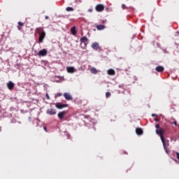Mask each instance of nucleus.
Instances as JSON below:
<instances>
[{"label": "nucleus", "instance_id": "obj_32", "mask_svg": "<svg viewBox=\"0 0 179 179\" xmlns=\"http://www.w3.org/2000/svg\"><path fill=\"white\" fill-rule=\"evenodd\" d=\"M152 117H157V115L155 114V113H152Z\"/></svg>", "mask_w": 179, "mask_h": 179}, {"label": "nucleus", "instance_id": "obj_31", "mask_svg": "<svg viewBox=\"0 0 179 179\" xmlns=\"http://www.w3.org/2000/svg\"><path fill=\"white\" fill-rule=\"evenodd\" d=\"M57 96H58V97H60V96H62V94L58 92V93L57 94Z\"/></svg>", "mask_w": 179, "mask_h": 179}, {"label": "nucleus", "instance_id": "obj_15", "mask_svg": "<svg viewBox=\"0 0 179 179\" xmlns=\"http://www.w3.org/2000/svg\"><path fill=\"white\" fill-rule=\"evenodd\" d=\"M136 134L137 135H142L143 134V130L141 128H136Z\"/></svg>", "mask_w": 179, "mask_h": 179}, {"label": "nucleus", "instance_id": "obj_18", "mask_svg": "<svg viewBox=\"0 0 179 179\" xmlns=\"http://www.w3.org/2000/svg\"><path fill=\"white\" fill-rule=\"evenodd\" d=\"M71 31L73 36H76V27H73L71 29Z\"/></svg>", "mask_w": 179, "mask_h": 179}, {"label": "nucleus", "instance_id": "obj_22", "mask_svg": "<svg viewBox=\"0 0 179 179\" xmlns=\"http://www.w3.org/2000/svg\"><path fill=\"white\" fill-rule=\"evenodd\" d=\"M106 97L107 99H108V97H111V92H106Z\"/></svg>", "mask_w": 179, "mask_h": 179}, {"label": "nucleus", "instance_id": "obj_12", "mask_svg": "<svg viewBox=\"0 0 179 179\" xmlns=\"http://www.w3.org/2000/svg\"><path fill=\"white\" fill-rule=\"evenodd\" d=\"M64 99H66V100H69V101H70V100H72V99H73V97H72V95H71L69 93H68V92H65L64 94Z\"/></svg>", "mask_w": 179, "mask_h": 179}, {"label": "nucleus", "instance_id": "obj_34", "mask_svg": "<svg viewBox=\"0 0 179 179\" xmlns=\"http://www.w3.org/2000/svg\"><path fill=\"white\" fill-rule=\"evenodd\" d=\"M45 19H46V20H48V19H50V17L48 16V15H46V16L45 17Z\"/></svg>", "mask_w": 179, "mask_h": 179}, {"label": "nucleus", "instance_id": "obj_3", "mask_svg": "<svg viewBox=\"0 0 179 179\" xmlns=\"http://www.w3.org/2000/svg\"><path fill=\"white\" fill-rule=\"evenodd\" d=\"M89 39H87V37L86 36H83L80 38V45H82L83 44H84V46L86 47V45H87V41Z\"/></svg>", "mask_w": 179, "mask_h": 179}, {"label": "nucleus", "instance_id": "obj_2", "mask_svg": "<svg viewBox=\"0 0 179 179\" xmlns=\"http://www.w3.org/2000/svg\"><path fill=\"white\" fill-rule=\"evenodd\" d=\"M164 132V130H163L162 129H156L157 135H159V136H160L161 141H162L163 142H164V137H163Z\"/></svg>", "mask_w": 179, "mask_h": 179}, {"label": "nucleus", "instance_id": "obj_28", "mask_svg": "<svg viewBox=\"0 0 179 179\" xmlns=\"http://www.w3.org/2000/svg\"><path fill=\"white\" fill-rule=\"evenodd\" d=\"M66 135H67V139H69V138H71V134H70L66 133Z\"/></svg>", "mask_w": 179, "mask_h": 179}, {"label": "nucleus", "instance_id": "obj_11", "mask_svg": "<svg viewBox=\"0 0 179 179\" xmlns=\"http://www.w3.org/2000/svg\"><path fill=\"white\" fill-rule=\"evenodd\" d=\"M68 105L62 104V103H57L55 105V107L57 108H59V110H61L62 108H64V107H67Z\"/></svg>", "mask_w": 179, "mask_h": 179}, {"label": "nucleus", "instance_id": "obj_19", "mask_svg": "<svg viewBox=\"0 0 179 179\" xmlns=\"http://www.w3.org/2000/svg\"><path fill=\"white\" fill-rule=\"evenodd\" d=\"M90 72H91V73H94V74H96V73H97V70L96 69V68L92 67V68H91V69H90Z\"/></svg>", "mask_w": 179, "mask_h": 179}, {"label": "nucleus", "instance_id": "obj_30", "mask_svg": "<svg viewBox=\"0 0 179 179\" xmlns=\"http://www.w3.org/2000/svg\"><path fill=\"white\" fill-rule=\"evenodd\" d=\"M18 24L22 27V26H23V22H18Z\"/></svg>", "mask_w": 179, "mask_h": 179}, {"label": "nucleus", "instance_id": "obj_5", "mask_svg": "<svg viewBox=\"0 0 179 179\" xmlns=\"http://www.w3.org/2000/svg\"><path fill=\"white\" fill-rule=\"evenodd\" d=\"M66 71L68 73H75V72H76L77 70L73 66H68L66 67Z\"/></svg>", "mask_w": 179, "mask_h": 179}, {"label": "nucleus", "instance_id": "obj_26", "mask_svg": "<svg viewBox=\"0 0 179 179\" xmlns=\"http://www.w3.org/2000/svg\"><path fill=\"white\" fill-rule=\"evenodd\" d=\"M46 99L47 100H50V95H48V93L46 94Z\"/></svg>", "mask_w": 179, "mask_h": 179}, {"label": "nucleus", "instance_id": "obj_4", "mask_svg": "<svg viewBox=\"0 0 179 179\" xmlns=\"http://www.w3.org/2000/svg\"><path fill=\"white\" fill-rule=\"evenodd\" d=\"M46 113L48 115H55V114H57V110L52 109V108H49L47 110Z\"/></svg>", "mask_w": 179, "mask_h": 179}, {"label": "nucleus", "instance_id": "obj_6", "mask_svg": "<svg viewBox=\"0 0 179 179\" xmlns=\"http://www.w3.org/2000/svg\"><path fill=\"white\" fill-rule=\"evenodd\" d=\"M48 52L46 50V49H43L38 52V55H39V57H45Z\"/></svg>", "mask_w": 179, "mask_h": 179}, {"label": "nucleus", "instance_id": "obj_36", "mask_svg": "<svg viewBox=\"0 0 179 179\" xmlns=\"http://www.w3.org/2000/svg\"><path fill=\"white\" fill-rule=\"evenodd\" d=\"M175 125H177V122H175Z\"/></svg>", "mask_w": 179, "mask_h": 179}, {"label": "nucleus", "instance_id": "obj_7", "mask_svg": "<svg viewBox=\"0 0 179 179\" xmlns=\"http://www.w3.org/2000/svg\"><path fill=\"white\" fill-rule=\"evenodd\" d=\"M95 9L96 12H103V10H104V6L98 4L96 6Z\"/></svg>", "mask_w": 179, "mask_h": 179}, {"label": "nucleus", "instance_id": "obj_16", "mask_svg": "<svg viewBox=\"0 0 179 179\" xmlns=\"http://www.w3.org/2000/svg\"><path fill=\"white\" fill-rule=\"evenodd\" d=\"M96 29L97 30H104V29H106V26L103 24H99L96 26Z\"/></svg>", "mask_w": 179, "mask_h": 179}, {"label": "nucleus", "instance_id": "obj_40", "mask_svg": "<svg viewBox=\"0 0 179 179\" xmlns=\"http://www.w3.org/2000/svg\"><path fill=\"white\" fill-rule=\"evenodd\" d=\"M178 34H179V32H178Z\"/></svg>", "mask_w": 179, "mask_h": 179}, {"label": "nucleus", "instance_id": "obj_9", "mask_svg": "<svg viewBox=\"0 0 179 179\" xmlns=\"http://www.w3.org/2000/svg\"><path fill=\"white\" fill-rule=\"evenodd\" d=\"M7 87L9 90H12L13 87H15V83L12 81H8V83H7Z\"/></svg>", "mask_w": 179, "mask_h": 179}, {"label": "nucleus", "instance_id": "obj_8", "mask_svg": "<svg viewBox=\"0 0 179 179\" xmlns=\"http://www.w3.org/2000/svg\"><path fill=\"white\" fill-rule=\"evenodd\" d=\"M162 142L163 143L164 149L166 153H169V150H167V148H169V141H164H164H162Z\"/></svg>", "mask_w": 179, "mask_h": 179}, {"label": "nucleus", "instance_id": "obj_25", "mask_svg": "<svg viewBox=\"0 0 179 179\" xmlns=\"http://www.w3.org/2000/svg\"><path fill=\"white\" fill-rule=\"evenodd\" d=\"M122 9H127V6H125V4H122Z\"/></svg>", "mask_w": 179, "mask_h": 179}, {"label": "nucleus", "instance_id": "obj_24", "mask_svg": "<svg viewBox=\"0 0 179 179\" xmlns=\"http://www.w3.org/2000/svg\"><path fill=\"white\" fill-rule=\"evenodd\" d=\"M155 128H156L157 129H160V124H156V125H155Z\"/></svg>", "mask_w": 179, "mask_h": 179}, {"label": "nucleus", "instance_id": "obj_17", "mask_svg": "<svg viewBox=\"0 0 179 179\" xmlns=\"http://www.w3.org/2000/svg\"><path fill=\"white\" fill-rule=\"evenodd\" d=\"M108 75H115V71L113 69H110L107 71Z\"/></svg>", "mask_w": 179, "mask_h": 179}, {"label": "nucleus", "instance_id": "obj_38", "mask_svg": "<svg viewBox=\"0 0 179 179\" xmlns=\"http://www.w3.org/2000/svg\"><path fill=\"white\" fill-rule=\"evenodd\" d=\"M157 45L159 46V43H157Z\"/></svg>", "mask_w": 179, "mask_h": 179}, {"label": "nucleus", "instance_id": "obj_35", "mask_svg": "<svg viewBox=\"0 0 179 179\" xmlns=\"http://www.w3.org/2000/svg\"><path fill=\"white\" fill-rule=\"evenodd\" d=\"M43 129H44V131L47 132V127H44Z\"/></svg>", "mask_w": 179, "mask_h": 179}, {"label": "nucleus", "instance_id": "obj_27", "mask_svg": "<svg viewBox=\"0 0 179 179\" xmlns=\"http://www.w3.org/2000/svg\"><path fill=\"white\" fill-rule=\"evenodd\" d=\"M119 87H120L121 89H124V84L120 85Z\"/></svg>", "mask_w": 179, "mask_h": 179}, {"label": "nucleus", "instance_id": "obj_14", "mask_svg": "<svg viewBox=\"0 0 179 179\" xmlns=\"http://www.w3.org/2000/svg\"><path fill=\"white\" fill-rule=\"evenodd\" d=\"M155 71H157V72H163V71H164V67L158 66L156 67Z\"/></svg>", "mask_w": 179, "mask_h": 179}, {"label": "nucleus", "instance_id": "obj_10", "mask_svg": "<svg viewBox=\"0 0 179 179\" xmlns=\"http://www.w3.org/2000/svg\"><path fill=\"white\" fill-rule=\"evenodd\" d=\"M66 115V111H62L60 113H58V118H59V120H64V117H65V115Z\"/></svg>", "mask_w": 179, "mask_h": 179}, {"label": "nucleus", "instance_id": "obj_13", "mask_svg": "<svg viewBox=\"0 0 179 179\" xmlns=\"http://www.w3.org/2000/svg\"><path fill=\"white\" fill-rule=\"evenodd\" d=\"M99 43L97 42H94L92 44V48H93V50H99Z\"/></svg>", "mask_w": 179, "mask_h": 179}, {"label": "nucleus", "instance_id": "obj_1", "mask_svg": "<svg viewBox=\"0 0 179 179\" xmlns=\"http://www.w3.org/2000/svg\"><path fill=\"white\" fill-rule=\"evenodd\" d=\"M41 28H37L36 29V31L37 33L39 34V38H38V42L39 43H43V40H44L45 37V31H42L41 33H40V31H41Z\"/></svg>", "mask_w": 179, "mask_h": 179}, {"label": "nucleus", "instance_id": "obj_39", "mask_svg": "<svg viewBox=\"0 0 179 179\" xmlns=\"http://www.w3.org/2000/svg\"><path fill=\"white\" fill-rule=\"evenodd\" d=\"M0 132H1V127H0Z\"/></svg>", "mask_w": 179, "mask_h": 179}, {"label": "nucleus", "instance_id": "obj_29", "mask_svg": "<svg viewBox=\"0 0 179 179\" xmlns=\"http://www.w3.org/2000/svg\"><path fill=\"white\" fill-rule=\"evenodd\" d=\"M176 157L179 160V152H176Z\"/></svg>", "mask_w": 179, "mask_h": 179}, {"label": "nucleus", "instance_id": "obj_33", "mask_svg": "<svg viewBox=\"0 0 179 179\" xmlns=\"http://www.w3.org/2000/svg\"><path fill=\"white\" fill-rule=\"evenodd\" d=\"M88 12H90V13L93 12V9L90 8V9L88 10Z\"/></svg>", "mask_w": 179, "mask_h": 179}, {"label": "nucleus", "instance_id": "obj_20", "mask_svg": "<svg viewBox=\"0 0 179 179\" xmlns=\"http://www.w3.org/2000/svg\"><path fill=\"white\" fill-rule=\"evenodd\" d=\"M66 10L67 12H73V8H72V7H67V8H66Z\"/></svg>", "mask_w": 179, "mask_h": 179}, {"label": "nucleus", "instance_id": "obj_21", "mask_svg": "<svg viewBox=\"0 0 179 179\" xmlns=\"http://www.w3.org/2000/svg\"><path fill=\"white\" fill-rule=\"evenodd\" d=\"M2 69H3V63L0 60V71H2Z\"/></svg>", "mask_w": 179, "mask_h": 179}, {"label": "nucleus", "instance_id": "obj_37", "mask_svg": "<svg viewBox=\"0 0 179 179\" xmlns=\"http://www.w3.org/2000/svg\"><path fill=\"white\" fill-rule=\"evenodd\" d=\"M122 93H124V91H122Z\"/></svg>", "mask_w": 179, "mask_h": 179}, {"label": "nucleus", "instance_id": "obj_23", "mask_svg": "<svg viewBox=\"0 0 179 179\" xmlns=\"http://www.w3.org/2000/svg\"><path fill=\"white\" fill-rule=\"evenodd\" d=\"M96 120L94 119H93L90 122V125H92H92H94V124H96Z\"/></svg>", "mask_w": 179, "mask_h": 179}]
</instances>
